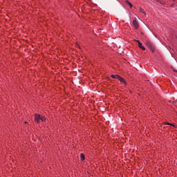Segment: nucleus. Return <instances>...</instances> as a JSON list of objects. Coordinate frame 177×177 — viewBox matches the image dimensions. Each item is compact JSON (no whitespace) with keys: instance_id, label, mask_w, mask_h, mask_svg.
Wrapping results in <instances>:
<instances>
[{"instance_id":"obj_1","label":"nucleus","mask_w":177,"mask_h":177,"mask_svg":"<svg viewBox=\"0 0 177 177\" xmlns=\"http://www.w3.org/2000/svg\"><path fill=\"white\" fill-rule=\"evenodd\" d=\"M42 121V122H45V121H46V118H45V117L36 113L35 115V122H37V124H39V121Z\"/></svg>"},{"instance_id":"obj_2","label":"nucleus","mask_w":177,"mask_h":177,"mask_svg":"<svg viewBox=\"0 0 177 177\" xmlns=\"http://www.w3.org/2000/svg\"><path fill=\"white\" fill-rule=\"evenodd\" d=\"M146 45L147 46H148V48H149V49H151V52H154V44H153V42H151V41L147 40Z\"/></svg>"},{"instance_id":"obj_3","label":"nucleus","mask_w":177,"mask_h":177,"mask_svg":"<svg viewBox=\"0 0 177 177\" xmlns=\"http://www.w3.org/2000/svg\"><path fill=\"white\" fill-rule=\"evenodd\" d=\"M133 26L136 30H138V28H139V22L138 21V19H136V18H135L133 21Z\"/></svg>"},{"instance_id":"obj_4","label":"nucleus","mask_w":177,"mask_h":177,"mask_svg":"<svg viewBox=\"0 0 177 177\" xmlns=\"http://www.w3.org/2000/svg\"><path fill=\"white\" fill-rule=\"evenodd\" d=\"M137 42L138 43V47L140 48V49H142V50H146V48H145V46L142 45V43H140V41H137Z\"/></svg>"},{"instance_id":"obj_5","label":"nucleus","mask_w":177,"mask_h":177,"mask_svg":"<svg viewBox=\"0 0 177 177\" xmlns=\"http://www.w3.org/2000/svg\"><path fill=\"white\" fill-rule=\"evenodd\" d=\"M118 80H119V81H120V82H122L123 84H124V85H127V82L125 81V80H124V78L119 76Z\"/></svg>"},{"instance_id":"obj_6","label":"nucleus","mask_w":177,"mask_h":177,"mask_svg":"<svg viewBox=\"0 0 177 177\" xmlns=\"http://www.w3.org/2000/svg\"><path fill=\"white\" fill-rule=\"evenodd\" d=\"M111 77L112 78H116L117 80H118L120 78V75H112Z\"/></svg>"},{"instance_id":"obj_7","label":"nucleus","mask_w":177,"mask_h":177,"mask_svg":"<svg viewBox=\"0 0 177 177\" xmlns=\"http://www.w3.org/2000/svg\"><path fill=\"white\" fill-rule=\"evenodd\" d=\"M139 10L141 13H143L144 15H146V12H145V10H143L142 8H140Z\"/></svg>"},{"instance_id":"obj_8","label":"nucleus","mask_w":177,"mask_h":177,"mask_svg":"<svg viewBox=\"0 0 177 177\" xmlns=\"http://www.w3.org/2000/svg\"><path fill=\"white\" fill-rule=\"evenodd\" d=\"M126 3H127V5H129L130 6V8H132L133 5H132V3H131V2H129V1L127 0Z\"/></svg>"},{"instance_id":"obj_9","label":"nucleus","mask_w":177,"mask_h":177,"mask_svg":"<svg viewBox=\"0 0 177 177\" xmlns=\"http://www.w3.org/2000/svg\"><path fill=\"white\" fill-rule=\"evenodd\" d=\"M80 157L82 158V160L84 161V160H85V155L84 153H81L80 154Z\"/></svg>"},{"instance_id":"obj_10","label":"nucleus","mask_w":177,"mask_h":177,"mask_svg":"<svg viewBox=\"0 0 177 177\" xmlns=\"http://www.w3.org/2000/svg\"><path fill=\"white\" fill-rule=\"evenodd\" d=\"M165 124H166V125H172V124L169 123V122H166Z\"/></svg>"}]
</instances>
